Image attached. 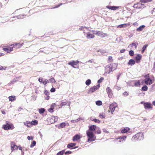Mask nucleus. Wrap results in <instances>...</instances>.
I'll return each mask as SVG.
<instances>
[{
	"label": "nucleus",
	"instance_id": "51",
	"mask_svg": "<svg viewBox=\"0 0 155 155\" xmlns=\"http://www.w3.org/2000/svg\"><path fill=\"white\" fill-rule=\"evenodd\" d=\"M53 107L52 106H51V108H50L48 110V111L51 112H53Z\"/></svg>",
	"mask_w": 155,
	"mask_h": 155
},
{
	"label": "nucleus",
	"instance_id": "31",
	"mask_svg": "<svg viewBox=\"0 0 155 155\" xmlns=\"http://www.w3.org/2000/svg\"><path fill=\"white\" fill-rule=\"evenodd\" d=\"M24 124L25 126L29 127H31V124L30 121H27L24 123Z\"/></svg>",
	"mask_w": 155,
	"mask_h": 155
},
{
	"label": "nucleus",
	"instance_id": "39",
	"mask_svg": "<svg viewBox=\"0 0 155 155\" xmlns=\"http://www.w3.org/2000/svg\"><path fill=\"white\" fill-rule=\"evenodd\" d=\"M152 1V0H140V2L141 3H147Z\"/></svg>",
	"mask_w": 155,
	"mask_h": 155
},
{
	"label": "nucleus",
	"instance_id": "21",
	"mask_svg": "<svg viewBox=\"0 0 155 155\" xmlns=\"http://www.w3.org/2000/svg\"><path fill=\"white\" fill-rule=\"evenodd\" d=\"M2 128L5 130H8L10 129V124L6 123V124L3 125Z\"/></svg>",
	"mask_w": 155,
	"mask_h": 155
},
{
	"label": "nucleus",
	"instance_id": "11",
	"mask_svg": "<svg viewBox=\"0 0 155 155\" xmlns=\"http://www.w3.org/2000/svg\"><path fill=\"white\" fill-rule=\"evenodd\" d=\"M143 105L144 108L146 109H152L153 108L152 104L149 102L144 103Z\"/></svg>",
	"mask_w": 155,
	"mask_h": 155
},
{
	"label": "nucleus",
	"instance_id": "62",
	"mask_svg": "<svg viewBox=\"0 0 155 155\" xmlns=\"http://www.w3.org/2000/svg\"><path fill=\"white\" fill-rule=\"evenodd\" d=\"M103 132L106 133H108V132L107 130L105 128H104L103 129Z\"/></svg>",
	"mask_w": 155,
	"mask_h": 155
},
{
	"label": "nucleus",
	"instance_id": "47",
	"mask_svg": "<svg viewBox=\"0 0 155 155\" xmlns=\"http://www.w3.org/2000/svg\"><path fill=\"white\" fill-rule=\"evenodd\" d=\"M64 152V150H62L59 152L57 153V155H63Z\"/></svg>",
	"mask_w": 155,
	"mask_h": 155
},
{
	"label": "nucleus",
	"instance_id": "1",
	"mask_svg": "<svg viewBox=\"0 0 155 155\" xmlns=\"http://www.w3.org/2000/svg\"><path fill=\"white\" fill-rule=\"evenodd\" d=\"M144 133L143 132H139L134 136L131 138L133 141H136L138 140H140L143 139L144 138Z\"/></svg>",
	"mask_w": 155,
	"mask_h": 155
},
{
	"label": "nucleus",
	"instance_id": "61",
	"mask_svg": "<svg viewBox=\"0 0 155 155\" xmlns=\"http://www.w3.org/2000/svg\"><path fill=\"white\" fill-rule=\"evenodd\" d=\"M114 88L115 89L118 90H119L120 89V88L119 87H118V86L117 85L115 86Z\"/></svg>",
	"mask_w": 155,
	"mask_h": 155
},
{
	"label": "nucleus",
	"instance_id": "37",
	"mask_svg": "<svg viewBox=\"0 0 155 155\" xmlns=\"http://www.w3.org/2000/svg\"><path fill=\"white\" fill-rule=\"evenodd\" d=\"M99 117L101 119L104 118L105 117V115L103 113H101L99 114Z\"/></svg>",
	"mask_w": 155,
	"mask_h": 155
},
{
	"label": "nucleus",
	"instance_id": "50",
	"mask_svg": "<svg viewBox=\"0 0 155 155\" xmlns=\"http://www.w3.org/2000/svg\"><path fill=\"white\" fill-rule=\"evenodd\" d=\"M129 54L131 56H133L134 54V52L132 50H131L129 52Z\"/></svg>",
	"mask_w": 155,
	"mask_h": 155
},
{
	"label": "nucleus",
	"instance_id": "23",
	"mask_svg": "<svg viewBox=\"0 0 155 155\" xmlns=\"http://www.w3.org/2000/svg\"><path fill=\"white\" fill-rule=\"evenodd\" d=\"M138 45V43L137 42H134L132 43L131 44H130L128 47L129 48L131 47L132 48V46H134V48L135 49L136 48L137 45Z\"/></svg>",
	"mask_w": 155,
	"mask_h": 155
},
{
	"label": "nucleus",
	"instance_id": "45",
	"mask_svg": "<svg viewBox=\"0 0 155 155\" xmlns=\"http://www.w3.org/2000/svg\"><path fill=\"white\" fill-rule=\"evenodd\" d=\"M140 84L139 81H138L134 83V85L135 86L138 87L140 85Z\"/></svg>",
	"mask_w": 155,
	"mask_h": 155
},
{
	"label": "nucleus",
	"instance_id": "7",
	"mask_svg": "<svg viewBox=\"0 0 155 155\" xmlns=\"http://www.w3.org/2000/svg\"><path fill=\"white\" fill-rule=\"evenodd\" d=\"M94 34L102 38H104L107 36V34L104 33L103 32L98 31H96Z\"/></svg>",
	"mask_w": 155,
	"mask_h": 155
},
{
	"label": "nucleus",
	"instance_id": "18",
	"mask_svg": "<svg viewBox=\"0 0 155 155\" xmlns=\"http://www.w3.org/2000/svg\"><path fill=\"white\" fill-rule=\"evenodd\" d=\"M106 8L109 9H110L113 10H115L116 9L118 8H119V7L118 6H110L108 5L106 7Z\"/></svg>",
	"mask_w": 155,
	"mask_h": 155
},
{
	"label": "nucleus",
	"instance_id": "36",
	"mask_svg": "<svg viewBox=\"0 0 155 155\" xmlns=\"http://www.w3.org/2000/svg\"><path fill=\"white\" fill-rule=\"evenodd\" d=\"M16 97L15 96H10V101H14L16 100Z\"/></svg>",
	"mask_w": 155,
	"mask_h": 155
},
{
	"label": "nucleus",
	"instance_id": "15",
	"mask_svg": "<svg viewBox=\"0 0 155 155\" xmlns=\"http://www.w3.org/2000/svg\"><path fill=\"white\" fill-rule=\"evenodd\" d=\"M109 65L110 66L111 70L112 71L115 70L117 68V65L115 63H113Z\"/></svg>",
	"mask_w": 155,
	"mask_h": 155
},
{
	"label": "nucleus",
	"instance_id": "4",
	"mask_svg": "<svg viewBox=\"0 0 155 155\" xmlns=\"http://www.w3.org/2000/svg\"><path fill=\"white\" fill-rule=\"evenodd\" d=\"M100 84H98L96 86H94L91 88L89 90L87 93L89 94H91L95 91L97 90L100 87Z\"/></svg>",
	"mask_w": 155,
	"mask_h": 155
},
{
	"label": "nucleus",
	"instance_id": "64",
	"mask_svg": "<svg viewBox=\"0 0 155 155\" xmlns=\"http://www.w3.org/2000/svg\"><path fill=\"white\" fill-rule=\"evenodd\" d=\"M43 79L42 78H39L38 81L40 82H41L42 83V82H43Z\"/></svg>",
	"mask_w": 155,
	"mask_h": 155
},
{
	"label": "nucleus",
	"instance_id": "59",
	"mask_svg": "<svg viewBox=\"0 0 155 155\" xmlns=\"http://www.w3.org/2000/svg\"><path fill=\"white\" fill-rule=\"evenodd\" d=\"M146 47H147V45H144L143 46V47L142 48V51L143 53L145 51Z\"/></svg>",
	"mask_w": 155,
	"mask_h": 155
},
{
	"label": "nucleus",
	"instance_id": "29",
	"mask_svg": "<svg viewBox=\"0 0 155 155\" xmlns=\"http://www.w3.org/2000/svg\"><path fill=\"white\" fill-rule=\"evenodd\" d=\"M76 145V143H71L67 145V147L68 148H71Z\"/></svg>",
	"mask_w": 155,
	"mask_h": 155
},
{
	"label": "nucleus",
	"instance_id": "56",
	"mask_svg": "<svg viewBox=\"0 0 155 155\" xmlns=\"http://www.w3.org/2000/svg\"><path fill=\"white\" fill-rule=\"evenodd\" d=\"M27 139L28 140H32L33 139V137L32 136H28Z\"/></svg>",
	"mask_w": 155,
	"mask_h": 155
},
{
	"label": "nucleus",
	"instance_id": "35",
	"mask_svg": "<svg viewBox=\"0 0 155 155\" xmlns=\"http://www.w3.org/2000/svg\"><path fill=\"white\" fill-rule=\"evenodd\" d=\"M65 125L66 124L65 123H62L60 124L59 126V127H58V128H63L65 127Z\"/></svg>",
	"mask_w": 155,
	"mask_h": 155
},
{
	"label": "nucleus",
	"instance_id": "20",
	"mask_svg": "<svg viewBox=\"0 0 155 155\" xmlns=\"http://www.w3.org/2000/svg\"><path fill=\"white\" fill-rule=\"evenodd\" d=\"M141 55L140 54H137L135 57L136 62L138 63L140 62V60L141 59Z\"/></svg>",
	"mask_w": 155,
	"mask_h": 155
},
{
	"label": "nucleus",
	"instance_id": "54",
	"mask_svg": "<svg viewBox=\"0 0 155 155\" xmlns=\"http://www.w3.org/2000/svg\"><path fill=\"white\" fill-rule=\"evenodd\" d=\"M24 15H19L18 17V19H21L24 18Z\"/></svg>",
	"mask_w": 155,
	"mask_h": 155
},
{
	"label": "nucleus",
	"instance_id": "33",
	"mask_svg": "<svg viewBox=\"0 0 155 155\" xmlns=\"http://www.w3.org/2000/svg\"><path fill=\"white\" fill-rule=\"evenodd\" d=\"M31 125H36L38 124V121L37 120H32L30 122Z\"/></svg>",
	"mask_w": 155,
	"mask_h": 155
},
{
	"label": "nucleus",
	"instance_id": "26",
	"mask_svg": "<svg viewBox=\"0 0 155 155\" xmlns=\"http://www.w3.org/2000/svg\"><path fill=\"white\" fill-rule=\"evenodd\" d=\"M8 48V46H4L3 48V50L7 53H10V49Z\"/></svg>",
	"mask_w": 155,
	"mask_h": 155
},
{
	"label": "nucleus",
	"instance_id": "58",
	"mask_svg": "<svg viewBox=\"0 0 155 155\" xmlns=\"http://www.w3.org/2000/svg\"><path fill=\"white\" fill-rule=\"evenodd\" d=\"M63 4V3H60L59 5H56L55 7H53V8H58L59 7V6H61V5H62Z\"/></svg>",
	"mask_w": 155,
	"mask_h": 155
},
{
	"label": "nucleus",
	"instance_id": "28",
	"mask_svg": "<svg viewBox=\"0 0 155 155\" xmlns=\"http://www.w3.org/2000/svg\"><path fill=\"white\" fill-rule=\"evenodd\" d=\"M135 63V61L133 59H130L129 60L128 62V64L129 65L132 66L134 65Z\"/></svg>",
	"mask_w": 155,
	"mask_h": 155
},
{
	"label": "nucleus",
	"instance_id": "14",
	"mask_svg": "<svg viewBox=\"0 0 155 155\" xmlns=\"http://www.w3.org/2000/svg\"><path fill=\"white\" fill-rule=\"evenodd\" d=\"M58 119V117L57 116H51L50 119V122L51 124H53L56 122Z\"/></svg>",
	"mask_w": 155,
	"mask_h": 155
},
{
	"label": "nucleus",
	"instance_id": "60",
	"mask_svg": "<svg viewBox=\"0 0 155 155\" xmlns=\"http://www.w3.org/2000/svg\"><path fill=\"white\" fill-rule=\"evenodd\" d=\"M50 91L51 92H54L55 91V89L54 88H52L50 90Z\"/></svg>",
	"mask_w": 155,
	"mask_h": 155
},
{
	"label": "nucleus",
	"instance_id": "13",
	"mask_svg": "<svg viewBox=\"0 0 155 155\" xmlns=\"http://www.w3.org/2000/svg\"><path fill=\"white\" fill-rule=\"evenodd\" d=\"M96 126L94 125H92L89 126V129L87 131L89 132H93L95 130L96 128Z\"/></svg>",
	"mask_w": 155,
	"mask_h": 155
},
{
	"label": "nucleus",
	"instance_id": "42",
	"mask_svg": "<svg viewBox=\"0 0 155 155\" xmlns=\"http://www.w3.org/2000/svg\"><path fill=\"white\" fill-rule=\"evenodd\" d=\"M91 120L92 121H94L96 123H100V121L99 120L97 119H92L91 118Z\"/></svg>",
	"mask_w": 155,
	"mask_h": 155
},
{
	"label": "nucleus",
	"instance_id": "2",
	"mask_svg": "<svg viewBox=\"0 0 155 155\" xmlns=\"http://www.w3.org/2000/svg\"><path fill=\"white\" fill-rule=\"evenodd\" d=\"M86 134L88 139L87 141L90 142L95 140L96 139V137L94 134L93 132H89L86 131Z\"/></svg>",
	"mask_w": 155,
	"mask_h": 155
},
{
	"label": "nucleus",
	"instance_id": "40",
	"mask_svg": "<svg viewBox=\"0 0 155 155\" xmlns=\"http://www.w3.org/2000/svg\"><path fill=\"white\" fill-rule=\"evenodd\" d=\"M96 104L98 106H100V105H102V102L100 101H96Z\"/></svg>",
	"mask_w": 155,
	"mask_h": 155
},
{
	"label": "nucleus",
	"instance_id": "3",
	"mask_svg": "<svg viewBox=\"0 0 155 155\" xmlns=\"http://www.w3.org/2000/svg\"><path fill=\"white\" fill-rule=\"evenodd\" d=\"M23 44V43H21L10 45V51L14 50L13 48L16 49L21 48Z\"/></svg>",
	"mask_w": 155,
	"mask_h": 155
},
{
	"label": "nucleus",
	"instance_id": "27",
	"mask_svg": "<svg viewBox=\"0 0 155 155\" xmlns=\"http://www.w3.org/2000/svg\"><path fill=\"white\" fill-rule=\"evenodd\" d=\"M145 27L144 25H141L137 29V31H141L145 28Z\"/></svg>",
	"mask_w": 155,
	"mask_h": 155
},
{
	"label": "nucleus",
	"instance_id": "43",
	"mask_svg": "<svg viewBox=\"0 0 155 155\" xmlns=\"http://www.w3.org/2000/svg\"><path fill=\"white\" fill-rule=\"evenodd\" d=\"M50 82L51 83H54L56 82V81L54 78H51L49 79Z\"/></svg>",
	"mask_w": 155,
	"mask_h": 155
},
{
	"label": "nucleus",
	"instance_id": "48",
	"mask_svg": "<svg viewBox=\"0 0 155 155\" xmlns=\"http://www.w3.org/2000/svg\"><path fill=\"white\" fill-rule=\"evenodd\" d=\"M7 67H3L0 65V70H4L6 69Z\"/></svg>",
	"mask_w": 155,
	"mask_h": 155
},
{
	"label": "nucleus",
	"instance_id": "41",
	"mask_svg": "<svg viewBox=\"0 0 155 155\" xmlns=\"http://www.w3.org/2000/svg\"><path fill=\"white\" fill-rule=\"evenodd\" d=\"M148 89V87L146 85H145L142 87V90L143 91H147Z\"/></svg>",
	"mask_w": 155,
	"mask_h": 155
},
{
	"label": "nucleus",
	"instance_id": "12",
	"mask_svg": "<svg viewBox=\"0 0 155 155\" xmlns=\"http://www.w3.org/2000/svg\"><path fill=\"white\" fill-rule=\"evenodd\" d=\"M106 91L108 94L109 97H112L113 96V93L110 87H107L106 88Z\"/></svg>",
	"mask_w": 155,
	"mask_h": 155
},
{
	"label": "nucleus",
	"instance_id": "63",
	"mask_svg": "<svg viewBox=\"0 0 155 155\" xmlns=\"http://www.w3.org/2000/svg\"><path fill=\"white\" fill-rule=\"evenodd\" d=\"M71 153V151H66L65 153V154H68V155L69 154Z\"/></svg>",
	"mask_w": 155,
	"mask_h": 155
},
{
	"label": "nucleus",
	"instance_id": "16",
	"mask_svg": "<svg viewBox=\"0 0 155 155\" xmlns=\"http://www.w3.org/2000/svg\"><path fill=\"white\" fill-rule=\"evenodd\" d=\"M111 71H112L111 70L110 66H109V65H107L105 68V73L109 74Z\"/></svg>",
	"mask_w": 155,
	"mask_h": 155
},
{
	"label": "nucleus",
	"instance_id": "32",
	"mask_svg": "<svg viewBox=\"0 0 155 155\" xmlns=\"http://www.w3.org/2000/svg\"><path fill=\"white\" fill-rule=\"evenodd\" d=\"M20 79V78L19 77H16L12 81H11L10 84H13L14 82H15L18 80H19Z\"/></svg>",
	"mask_w": 155,
	"mask_h": 155
},
{
	"label": "nucleus",
	"instance_id": "53",
	"mask_svg": "<svg viewBox=\"0 0 155 155\" xmlns=\"http://www.w3.org/2000/svg\"><path fill=\"white\" fill-rule=\"evenodd\" d=\"M104 80L103 78H101L100 79H99L97 83H101Z\"/></svg>",
	"mask_w": 155,
	"mask_h": 155
},
{
	"label": "nucleus",
	"instance_id": "24",
	"mask_svg": "<svg viewBox=\"0 0 155 155\" xmlns=\"http://www.w3.org/2000/svg\"><path fill=\"white\" fill-rule=\"evenodd\" d=\"M18 147L16 146L15 144L12 142L11 144V150L12 151H13L14 150H17Z\"/></svg>",
	"mask_w": 155,
	"mask_h": 155
},
{
	"label": "nucleus",
	"instance_id": "25",
	"mask_svg": "<svg viewBox=\"0 0 155 155\" xmlns=\"http://www.w3.org/2000/svg\"><path fill=\"white\" fill-rule=\"evenodd\" d=\"M130 130V128L128 127H125L121 130V132L124 134L127 133Z\"/></svg>",
	"mask_w": 155,
	"mask_h": 155
},
{
	"label": "nucleus",
	"instance_id": "30",
	"mask_svg": "<svg viewBox=\"0 0 155 155\" xmlns=\"http://www.w3.org/2000/svg\"><path fill=\"white\" fill-rule=\"evenodd\" d=\"M95 133L98 134H100L101 133V131L100 128L99 127H96V128L95 130Z\"/></svg>",
	"mask_w": 155,
	"mask_h": 155
},
{
	"label": "nucleus",
	"instance_id": "19",
	"mask_svg": "<svg viewBox=\"0 0 155 155\" xmlns=\"http://www.w3.org/2000/svg\"><path fill=\"white\" fill-rule=\"evenodd\" d=\"M94 37V34H91L90 32H88L87 33L86 38L87 39L93 38Z\"/></svg>",
	"mask_w": 155,
	"mask_h": 155
},
{
	"label": "nucleus",
	"instance_id": "17",
	"mask_svg": "<svg viewBox=\"0 0 155 155\" xmlns=\"http://www.w3.org/2000/svg\"><path fill=\"white\" fill-rule=\"evenodd\" d=\"M81 137V136L79 134H76L73 137L72 140L73 141L78 140Z\"/></svg>",
	"mask_w": 155,
	"mask_h": 155
},
{
	"label": "nucleus",
	"instance_id": "46",
	"mask_svg": "<svg viewBox=\"0 0 155 155\" xmlns=\"http://www.w3.org/2000/svg\"><path fill=\"white\" fill-rule=\"evenodd\" d=\"M49 82V81L47 79H45L44 81H43V82H42V83L44 84V85H45L47 83Z\"/></svg>",
	"mask_w": 155,
	"mask_h": 155
},
{
	"label": "nucleus",
	"instance_id": "38",
	"mask_svg": "<svg viewBox=\"0 0 155 155\" xmlns=\"http://www.w3.org/2000/svg\"><path fill=\"white\" fill-rule=\"evenodd\" d=\"M91 83V81L90 79H87L85 82V84L87 86H89Z\"/></svg>",
	"mask_w": 155,
	"mask_h": 155
},
{
	"label": "nucleus",
	"instance_id": "34",
	"mask_svg": "<svg viewBox=\"0 0 155 155\" xmlns=\"http://www.w3.org/2000/svg\"><path fill=\"white\" fill-rule=\"evenodd\" d=\"M36 142L35 140H33L31 144L30 147L31 148H33L36 145Z\"/></svg>",
	"mask_w": 155,
	"mask_h": 155
},
{
	"label": "nucleus",
	"instance_id": "9",
	"mask_svg": "<svg viewBox=\"0 0 155 155\" xmlns=\"http://www.w3.org/2000/svg\"><path fill=\"white\" fill-rule=\"evenodd\" d=\"M79 62V61L78 60L75 61H73L69 62L68 63V64L72 66L74 68H78L79 67L78 65H77V67L74 66V65H75L78 64Z\"/></svg>",
	"mask_w": 155,
	"mask_h": 155
},
{
	"label": "nucleus",
	"instance_id": "8",
	"mask_svg": "<svg viewBox=\"0 0 155 155\" xmlns=\"http://www.w3.org/2000/svg\"><path fill=\"white\" fill-rule=\"evenodd\" d=\"M126 136H124L123 137H119L114 140L115 143H119L124 141L126 139Z\"/></svg>",
	"mask_w": 155,
	"mask_h": 155
},
{
	"label": "nucleus",
	"instance_id": "49",
	"mask_svg": "<svg viewBox=\"0 0 155 155\" xmlns=\"http://www.w3.org/2000/svg\"><path fill=\"white\" fill-rule=\"evenodd\" d=\"M67 104H68V102H61V106L62 107L63 106L65 105H67Z\"/></svg>",
	"mask_w": 155,
	"mask_h": 155
},
{
	"label": "nucleus",
	"instance_id": "55",
	"mask_svg": "<svg viewBox=\"0 0 155 155\" xmlns=\"http://www.w3.org/2000/svg\"><path fill=\"white\" fill-rule=\"evenodd\" d=\"M44 94L46 95H49V93L47 90H45L44 92Z\"/></svg>",
	"mask_w": 155,
	"mask_h": 155
},
{
	"label": "nucleus",
	"instance_id": "6",
	"mask_svg": "<svg viewBox=\"0 0 155 155\" xmlns=\"http://www.w3.org/2000/svg\"><path fill=\"white\" fill-rule=\"evenodd\" d=\"M145 79L144 80L145 84L147 85H150L153 82L152 80L150 78L149 74L145 75L144 76Z\"/></svg>",
	"mask_w": 155,
	"mask_h": 155
},
{
	"label": "nucleus",
	"instance_id": "5",
	"mask_svg": "<svg viewBox=\"0 0 155 155\" xmlns=\"http://www.w3.org/2000/svg\"><path fill=\"white\" fill-rule=\"evenodd\" d=\"M117 107V103H114L112 104H110L109 106L110 110H109V111H110L112 114L113 112L115 110V108Z\"/></svg>",
	"mask_w": 155,
	"mask_h": 155
},
{
	"label": "nucleus",
	"instance_id": "44",
	"mask_svg": "<svg viewBox=\"0 0 155 155\" xmlns=\"http://www.w3.org/2000/svg\"><path fill=\"white\" fill-rule=\"evenodd\" d=\"M45 109L43 108H41L39 109V112L40 114L43 113L45 111Z\"/></svg>",
	"mask_w": 155,
	"mask_h": 155
},
{
	"label": "nucleus",
	"instance_id": "10",
	"mask_svg": "<svg viewBox=\"0 0 155 155\" xmlns=\"http://www.w3.org/2000/svg\"><path fill=\"white\" fill-rule=\"evenodd\" d=\"M145 7L144 4L141 3H137L134 5L133 7L136 8L142 9Z\"/></svg>",
	"mask_w": 155,
	"mask_h": 155
},
{
	"label": "nucleus",
	"instance_id": "52",
	"mask_svg": "<svg viewBox=\"0 0 155 155\" xmlns=\"http://www.w3.org/2000/svg\"><path fill=\"white\" fill-rule=\"evenodd\" d=\"M80 119L79 118L77 120H71V122L72 123L77 122L78 121L80 120Z\"/></svg>",
	"mask_w": 155,
	"mask_h": 155
},
{
	"label": "nucleus",
	"instance_id": "22",
	"mask_svg": "<svg viewBox=\"0 0 155 155\" xmlns=\"http://www.w3.org/2000/svg\"><path fill=\"white\" fill-rule=\"evenodd\" d=\"M130 25V23L126 24H122L118 25L117 26V28H126V27L129 26Z\"/></svg>",
	"mask_w": 155,
	"mask_h": 155
},
{
	"label": "nucleus",
	"instance_id": "57",
	"mask_svg": "<svg viewBox=\"0 0 155 155\" xmlns=\"http://www.w3.org/2000/svg\"><path fill=\"white\" fill-rule=\"evenodd\" d=\"M83 28H86L87 29H88V28H87L86 27L82 26V27H80V28H79V29L81 30H83Z\"/></svg>",
	"mask_w": 155,
	"mask_h": 155
}]
</instances>
